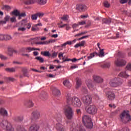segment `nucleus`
Segmentation results:
<instances>
[{
	"label": "nucleus",
	"instance_id": "obj_1",
	"mask_svg": "<svg viewBox=\"0 0 131 131\" xmlns=\"http://www.w3.org/2000/svg\"><path fill=\"white\" fill-rule=\"evenodd\" d=\"M66 99L67 104L69 105H72L74 107H79L81 106V101L77 97L74 96L71 97V94L68 93L66 95Z\"/></svg>",
	"mask_w": 131,
	"mask_h": 131
},
{
	"label": "nucleus",
	"instance_id": "obj_2",
	"mask_svg": "<svg viewBox=\"0 0 131 131\" xmlns=\"http://www.w3.org/2000/svg\"><path fill=\"white\" fill-rule=\"evenodd\" d=\"M82 121L86 128H93V122H92V119L90 116L84 115L82 118Z\"/></svg>",
	"mask_w": 131,
	"mask_h": 131
},
{
	"label": "nucleus",
	"instance_id": "obj_3",
	"mask_svg": "<svg viewBox=\"0 0 131 131\" xmlns=\"http://www.w3.org/2000/svg\"><path fill=\"white\" fill-rule=\"evenodd\" d=\"M120 118L121 121L123 122V123H127L131 121L130 115H129V111H124L120 115Z\"/></svg>",
	"mask_w": 131,
	"mask_h": 131
},
{
	"label": "nucleus",
	"instance_id": "obj_4",
	"mask_svg": "<svg viewBox=\"0 0 131 131\" xmlns=\"http://www.w3.org/2000/svg\"><path fill=\"white\" fill-rule=\"evenodd\" d=\"M0 126H1L2 128L6 129L7 131H14V128H13L12 124L7 120H3L2 122L0 123Z\"/></svg>",
	"mask_w": 131,
	"mask_h": 131
},
{
	"label": "nucleus",
	"instance_id": "obj_5",
	"mask_svg": "<svg viewBox=\"0 0 131 131\" xmlns=\"http://www.w3.org/2000/svg\"><path fill=\"white\" fill-rule=\"evenodd\" d=\"M64 110L67 118H68V119H72L73 116H74V112L72 110V107L66 105Z\"/></svg>",
	"mask_w": 131,
	"mask_h": 131
},
{
	"label": "nucleus",
	"instance_id": "obj_6",
	"mask_svg": "<svg viewBox=\"0 0 131 131\" xmlns=\"http://www.w3.org/2000/svg\"><path fill=\"white\" fill-rule=\"evenodd\" d=\"M55 118L57 123H56L55 128L57 131H64V126L62 124V119L59 116H55Z\"/></svg>",
	"mask_w": 131,
	"mask_h": 131
},
{
	"label": "nucleus",
	"instance_id": "obj_7",
	"mask_svg": "<svg viewBox=\"0 0 131 131\" xmlns=\"http://www.w3.org/2000/svg\"><path fill=\"white\" fill-rule=\"evenodd\" d=\"M121 84H122V82L117 78L112 79L110 81V85L112 88H118V86H120Z\"/></svg>",
	"mask_w": 131,
	"mask_h": 131
},
{
	"label": "nucleus",
	"instance_id": "obj_8",
	"mask_svg": "<svg viewBox=\"0 0 131 131\" xmlns=\"http://www.w3.org/2000/svg\"><path fill=\"white\" fill-rule=\"evenodd\" d=\"M27 27L28 29L31 27V25L28 23L26 19L23 20L21 22V27L18 28V30L20 31H25Z\"/></svg>",
	"mask_w": 131,
	"mask_h": 131
},
{
	"label": "nucleus",
	"instance_id": "obj_9",
	"mask_svg": "<svg viewBox=\"0 0 131 131\" xmlns=\"http://www.w3.org/2000/svg\"><path fill=\"white\" fill-rule=\"evenodd\" d=\"M86 111L89 114L94 115L98 112V108L95 105H90L86 107Z\"/></svg>",
	"mask_w": 131,
	"mask_h": 131
},
{
	"label": "nucleus",
	"instance_id": "obj_10",
	"mask_svg": "<svg viewBox=\"0 0 131 131\" xmlns=\"http://www.w3.org/2000/svg\"><path fill=\"white\" fill-rule=\"evenodd\" d=\"M81 100L84 105H90L93 101L92 97L89 95H84L82 97Z\"/></svg>",
	"mask_w": 131,
	"mask_h": 131
},
{
	"label": "nucleus",
	"instance_id": "obj_11",
	"mask_svg": "<svg viewBox=\"0 0 131 131\" xmlns=\"http://www.w3.org/2000/svg\"><path fill=\"white\" fill-rule=\"evenodd\" d=\"M115 64L116 66L120 67V66H124L126 64V61L120 58H117L115 61Z\"/></svg>",
	"mask_w": 131,
	"mask_h": 131
},
{
	"label": "nucleus",
	"instance_id": "obj_12",
	"mask_svg": "<svg viewBox=\"0 0 131 131\" xmlns=\"http://www.w3.org/2000/svg\"><path fill=\"white\" fill-rule=\"evenodd\" d=\"M86 131L85 129L82 126L78 127V126H75V124H73V126L70 128V131Z\"/></svg>",
	"mask_w": 131,
	"mask_h": 131
},
{
	"label": "nucleus",
	"instance_id": "obj_13",
	"mask_svg": "<svg viewBox=\"0 0 131 131\" xmlns=\"http://www.w3.org/2000/svg\"><path fill=\"white\" fill-rule=\"evenodd\" d=\"M93 81L92 79H89L86 82V84L90 91L96 90V86L93 84Z\"/></svg>",
	"mask_w": 131,
	"mask_h": 131
},
{
	"label": "nucleus",
	"instance_id": "obj_14",
	"mask_svg": "<svg viewBox=\"0 0 131 131\" xmlns=\"http://www.w3.org/2000/svg\"><path fill=\"white\" fill-rule=\"evenodd\" d=\"M106 97L109 100H114L115 99V94H114V93L110 91L106 93Z\"/></svg>",
	"mask_w": 131,
	"mask_h": 131
},
{
	"label": "nucleus",
	"instance_id": "obj_15",
	"mask_svg": "<svg viewBox=\"0 0 131 131\" xmlns=\"http://www.w3.org/2000/svg\"><path fill=\"white\" fill-rule=\"evenodd\" d=\"M93 79L94 81H95V82H97V83L103 82V78H102V77L97 75H93Z\"/></svg>",
	"mask_w": 131,
	"mask_h": 131
},
{
	"label": "nucleus",
	"instance_id": "obj_16",
	"mask_svg": "<svg viewBox=\"0 0 131 131\" xmlns=\"http://www.w3.org/2000/svg\"><path fill=\"white\" fill-rule=\"evenodd\" d=\"M40 118V113L38 111H35L33 114L34 120H37Z\"/></svg>",
	"mask_w": 131,
	"mask_h": 131
},
{
	"label": "nucleus",
	"instance_id": "obj_17",
	"mask_svg": "<svg viewBox=\"0 0 131 131\" xmlns=\"http://www.w3.org/2000/svg\"><path fill=\"white\" fill-rule=\"evenodd\" d=\"M119 76L121 77H123V78H126L129 76V75L127 74V71H124L121 72L119 74Z\"/></svg>",
	"mask_w": 131,
	"mask_h": 131
},
{
	"label": "nucleus",
	"instance_id": "obj_18",
	"mask_svg": "<svg viewBox=\"0 0 131 131\" xmlns=\"http://www.w3.org/2000/svg\"><path fill=\"white\" fill-rule=\"evenodd\" d=\"M33 3H36L37 4H38V5L42 6L47 4V0H34Z\"/></svg>",
	"mask_w": 131,
	"mask_h": 131
},
{
	"label": "nucleus",
	"instance_id": "obj_19",
	"mask_svg": "<svg viewBox=\"0 0 131 131\" xmlns=\"http://www.w3.org/2000/svg\"><path fill=\"white\" fill-rule=\"evenodd\" d=\"M63 84L64 85V86L68 88V89H70L71 88V83H70L69 80H66L63 81Z\"/></svg>",
	"mask_w": 131,
	"mask_h": 131
},
{
	"label": "nucleus",
	"instance_id": "obj_20",
	"mask_svg": "<svg viewBox=\"0 0 131 131\" xmlns=\"http://www.w3.org/2000/svg\"><path fill=\"white\" fill-rule=\"evenodd\" d=\"M21 71L23 72V75H21L19 76L20 78H23V76H27V73H28V71L27 70V69H26V68H23L21 70Z\"/></svg>",
	"mask_w": 131,
	"mask_h": 131
},
{
	"label": "nucleus",
	"instance_id": "obj_21",
	"mask_svg": "<svg viewBox=\"0 0 131 131\" xmlns=\"http://www.w3.org/2000/svg\"><path fill=\"white\" fill-rule=\"evenodd\" d=\"M26 107L28 108H31L33 106V103L32 102V99H29L26 103H25Z\"/></svg>",
	"mask_w": 131,
	"mask_h": 131
},
{
	"label": "nucleus",
	"instance_id": "obj_22",
	"mask_svg": "<svg viewBox=\"0 0 131 131\" xmlns=\"http://www.w3.org/2000/svg\"><path fill=\"white\" fill-rule=\"evenodd\" d=\"M0 114L3 116H8V111L4 108H0Z\"/></svg>",
	"mask_w": 131,
	"mask_h": 131
},
{
	"label": "nucleus",
	"instance_id": "obj_23",
	"mask_svg": "<svg viewBox=\"0 0 131 131\" xmlns=\"http://www.w3.org/2000/svg\"><path fill=\"white\" fill-rule=\"evenodd\" d=\"M14 121H22L23 120V116H15L13 118Z\"/></svg>",
	"mask_w": 131,
	"mask_h": 131
},
{
	"label": "nucleus",
	"instance_id": "obj_24",
	"mask_svg": "<svg viewBox=\"0 0 131 131\" xmlns=\"http://www.w3.org/2000/svg\"><path fill=\"white\" fill-rule=\"evenodd\" d=\"M38 26H42V24L40 23L34 25L33 27V31H38V30H39V27H38Z\"/></svg>",
	"mask_w": 131,
	"mask_h": 131
},
{
	"label": "nucleus",
	"instance_id": "obj_25",
	"mask_svg": "<svg viewBox=\"0 0 131 131\" xmlns=\"http://www.w3.org/2000/svg\"><path fill=\"white\" fill-rule=\"evenodd\" d=\"M13 54H17V51L11 48H9L8 54L9 55V56H13Z\"/></svg>",
	"mask_w": 131,
	"mask_h": 131
},
{
	"label": "nucleus",
	"instance_id": "obj_26",
	"mask_svg": "<svg viewBox=\"0 0 131 131\" xmlns=\"http://www.w3.org/2000/svg\"><path fill=\"white\" fill-rule=\"evenodd\" d=\"M85 45V41L83 40L79 43L76 44L74 47V48H79V47H83Z\"/></svg>",
	"mask_w": 131,
	"mask_h": 131
},
{
	"label": "nucleus",
	"instance_id": "obj_27",
	"mask_svg": "<svg viewBox=\"0 0 131 131\" xmlns=\"http://www.w3.org/2000/svg\"><path fill=\"white\" fill-rule=\"evenodd\" d=\"M9 20H10V16L9 15H7L4 18V20L0 21V23H1V24H6V23H7V22H8V21H9Z\"/></svg>",
	"mask_w": 131,
	"mask_h": 131
},
{
	"label": "nucleus",
	"instance_id": "obj_28",
	"mask_svg": "<svg viewBox=\"0 0 131 131\" xmlns=\"http://www.w3.org/2000/svg\"><path fill=\"white\" fill-rule=\"evenodd\" d=\"M33 51V48H31L30 47H28L27 48H23L21 52H24L25 53H29L31 51Z\"/></svg>",
	"mask_w": 131,
	"mask_h": 131
},
{
	"label": "nucleus",
	"instance_id": "obj_29",
	"mask_svg": "<svg viewBox=\"0 0 131 131\" xmlns=\"http://www.w3.org/2000/svg\"><path fill=\"white\" fill-rule=\"evenodd\" d=\"M76 89H78L80 85H81V80L78 78H76Z\"/></svg>",
	"mask_w": 131,
	"mask_h": 131
},
{
	"label": "nucleus",
	"instance_id": "obj_30",
	"mask_svg": "<svg viewBox=\"0 0 131 131\" xmlns=\"http://www.w3.org/2000/svg\"><path fill=\"white\" fill-rule=\"evenodd\" d=\"M17 131H26V128L24 127V126L19 125L17 126L16 128Z\"/></svg>",
	"mask_w": 131,
	"mask_h": 131
},
{
	"label": "nucleus",
	"instance_id": "obj_31",
	"mask_svg": "<svg viewBox=\"0 0 131 131\" xmlns=\"http://www.w3.org/2000/svg\"><path fill=\"white\" fill-rule=\"evenodd\" d=\"M53 93L56 96H61V92H60V90H58L57 88L54 89Z\"/></svg>",
	"mask_w": 131,
	"mask_h": 131
},
{
	"label": "nucleus",
	"instance_id": "obj_32",
	"mask_svg": "<svg viewBox=\"0 0 131 131\" xmlns=\"http://www.w3.org/2000/svg\"><path fill=\"white\" fill-rule=\"evenodd\" d=\"M41 55H42V56H44L45 57H51V53H50V51L41 52Z\"/></svg>",
	"mask_w": 131,
	"mask_h": 131
},
{
	"label": "nucleus",
	"instance_id": "obj_33",
	"mask_svg": "<svg viewBox=\"0 0 131 131\" xmlns=\"http://www.w3.org/2000/svg\"><path fill=\"white\" fill-rule=\"evenodd\" d=\"M35 59L39 61L40 63H43L45 62V59L41 56H37L35 57Z\"/></svg>",
	"mask_w": 131,
	"mask_h": 131
},
{
	"label": "nucleus",
	"instance_id": "obj_34",
	"mask_svg": "<svg viewBox=\"0 0 131 131\" xmlns=\"http://www.w3.org/2000/svg\"><path fill=\"white\" fill-rule=\"evenodd\" d=\"M103 24H110L111 23V19L104 18L102 20Z\"/></svg>",
	"mask_w": 131,
	"mask_h": 131
},
{
	"label": "nucleus",
	"instance_id": "obj_35",
	"mask_svg": "<svg viewBox=\"0 0 131 131\" xmlns=\"http://www.w3.org/2000/svg\"><path fill=\"white\" fill-rule=\"evenodd\" d=\"M5 70L7 72H15L16 71V68H6L5 69Z\"/></svg>",
	"mask_w": 131,
	"mask_h": 131
},
{
	"label": "nucleus",
	"instance_id": "obj_36",
	"mask_svg": "<svg viewBox=\"0 0 131 131\" xmlns=\"http://www.w3.org/2000/svg\"><path fill=\"white\" fill-rule=\"evenodd\" d=\"M100 53L98 54L100 58H103L105 56V53H104V49H100Z\"/></svg>",
	"mask_w": 131,
	"mask_h": 131
},
{
	"label": "nucleus",
	"instance_id": "obj_37",
	"mask_svg": "<svg viewBox=\"0 0 131 131\" xmlns=\"http://www.w3.org/2000/svg\"><path fill=\"white\" fill-rule=\"evenodd\" d=\"M103 6L105 8H110V3L107 1H104L103 2Z\"/></svg>",
	"mask_w": 131,
	"mask_h": 131
},
{
	"label": "nucleus",
	"instance_id": "obj_38",
	"mask_svg": "<svg viewBox=\"0 0 131 131\" xmlns=\"http://www.w3.org/2000/svg\"><path fill=\"white\" fill-rule=\"evenodd\" d=\"M68 19H69V16L68 15H64L61 17V20H62V21H65V22L68 21Z\"/></svg>",
	"mask_w": 131,
	"mask_h": 131
},
{
	"label": "nucleus",
	"instance_id": "obj_39",
	"mask_svg": "<svg viewBox=\"0 0 131 131\" xmlns=\"http://www.w3.org/2000/svg\"><path fill=\"white\" fill-rule=\"evenodd\" d=\"M25 5H32L33 4V0H27L24 2Z\"/></svg>",
	"mask_w": 131,
	"mask_h": 131
},
{
	"label": "nucleus",
	"instance_id": "obj_40",
	"mask_svg": "<svg viewBox=\"0 0 131 131\" xmlns=\"http://www.w3.org/2000/svg\"><path fill=\"white\" fill-rule=\"evenodd\" d=\"M84 8H85V6L82 5H79L77 7V9L78 10H79V11L80 10H82L84 9Z\"/></svg>",
	"mask_w": 131,
	"mask_h": 131
},
{
	"label": "nucleus",
	"instance_id": "obj_41",
	"mask_svg": "<svg viewBox=\"0 0 131 131\" xmlns=\"http://www.w3.org/2000/svg\"><path fill=\"white\" fill-rule=\"evenodd\" d=\"M111 66V63L110 62H106L103 66L104 68H109Z\"/></svg>",
	"mask_w": 131,
	"mask_h": 131
},
{
	"label": "nucleus",
	"instance_id": "obj_42",
	"mask_svg": "<svg viewBox=\"0 0 131 131\" xmlns=\"http://www.w3.org/2000/svg\"><path fill=\"white\" fill-rule=\"evenodd\" d=\"M39 129V125L38 124H34L33 131H38Z\"/></svg>",
	"mask_w": 131,
	"mask_h": 131
},
{
	"label": "nucleus",
	"instance_id": "obj_43",
	"mask_svg": "<svg viewBox=\"0 0 131 131\" xmlns=\"http://www.w3.org/2000/svg\"><path fill=\"white\" fill-rule=\"evenodd\" d=\"M35 43L36 45H48V41L35 42Z\"/></svg>",
	"mask_w": 131,
	"mask_h": 131
},
{
	"label": "nucleus",
	"instance_id": "obj_44",
	"mask_svg": "<svg viewBox=\"0 0 131 131\" xmlns=\"http://www.w3.org/2000/svg\"><path fill=\"white\" fill-rule=\"evenodd\" d=\"M13 15H14V16H18L20 15V12L18 11V10H14L12 12Z\"/></svg>",
	"mask_w": 131,
	"mask_h": 131
},
{
	"label": "nucleus",
	"instance_id": "obj_45",
	"mask_svg": "<svg viewBox=\"0 0 131 131\" xmlns=\"http://www.w3.org/2000/svg\"><path fill=\"white\" fill-rule=\"evenodd\" d=\"M95 57V55L93 53H91L90 56H88V60L86 61H89V60H91V59H93Z\"/></svg>",
	"mask_w": 131,
	"mask_h": 131
},
{
	"label": "nucleus",
	"instance_id": "obj_46",
	"mask_svg": "<svg viewBox=\"0 0 131 131\" xmlns=\"http://www.w3.org/2000/svg\"><path fill=\"white\" fill-rule=\"evenodd\" d=\"M5 39H6L7 40H10V39H12V37L11 35H5Z\"/></svg>",
	"mask_w": 131,
	"mask_h": 131
},
{
	"label": "nucleus",
	"instance_id": "obj_47",
	"mask_svg": "<svg viewBox=\"0 0 131 131\" xmlns=\"http://www.w3.org/2000/svg\"><path fill=\"white\" fill-rule=\"evenodd\" d=\"M10 6L8 5H4L2 7V10H10Z\"/></svg>",
	"mask_w": 131,
	"mask_h": 131
},
{
	"label": "nucleus",
	"instance_id": "obj_48",
	"mask_svg": "<svg viewBox=\"0 0 131 131\" xmlns=\"http://www.w3.org/2000/svg\"><path fill=\"white\" fill-rule=\"evenodd\" d=\"M58 56V53H56V52H54L52 53V55H51V58H56Z\"/></svg>",
	"mask_w": 131,
	"mask_h": 131
},
{
	"label": "nucleus",
	"instance_id": "obj_49",
	"mask_svg": "<svg viewBox=\"0 0 131 131\" xmlns=\"http://www.w3.org/2000/svg\"><path fill=\"white\" fill-rule=\"evenodd\" d=\"M94 99H95V100H100V96H99V95H98L97 94H95L93 97Z\"/></svg>",
	"mask_w": 131,
	"mask_h": 131
},
{
	"label": "nucleus",
	"instance_id": "obj_50",
	"mask_svg": "<svg viewBox=\"0 0 131 131\" xmlns=\"http://www.w3.org/2000/svg\"><path fill=\"white\" fill-rule=\"evenodd\" d=\"M0 59H1V60H7L8 59V57L3 55L2 54L0 55Z\"/></svg>",
	"mask_w": 131,
	"mask_h": 131
},
{
	"label": "nucleus",
	"instance_id": "obj_51",
	"mask_svg": "<svg viewBox=\"0 0 131 131\" xmlns=\"http://www.w3.org/2000/svg\"><path fill=\"white\" fill-rule=\"evenodd\" d=\"M126 69L129 71H131V63H128L127 65Z\"/></svg>",
	"mask_w": 131,
	"mask_h": 131
},
{
	"label": "nucleus",
	"instance_id": "obj_52",
	"mask_svg": "<svg viewBox=\"0 0 131 131\" xmlns=\"http://www.w3.org/2000/svg\"><path fill=\"white\" fill-rule=\"evenodd\" d=\"M37 14L38 15V17L39 18H41V17H43V16L45 15V13H41V12H38L37 13Z\"/></svg>",
	"mask_w": 131,
	"mask_h": 131
},
{
	"label": "nucleus",
	"instance_id": "obj_53",
	"mask_svg": "<svg viewBox=\"0 0 131 131\" xmlns=\"http://www.w3.org/2000/svg\"><path fill=\"white\" fill-rule=\"evenodd\" d=\"M10 20H11V22H16V21H17L16 20V17H15V16H13V17L10 18Z\"/></svg>",
	"mask_w": 131,
	"mask_h": 131
},
{
	"label": "nucleus",
	"instance_id": "obj_54",
	"mask_svg": "<svg viewBox=\"0 0 131 131\" xmlns=\"http://www.w3.org/2000/svg\"><path fill=\"white\" fill-rule=\"evenodd\" d=\"M7 80L9 81H15V78L12 77H8L7 78Z\"/></svg>",
	"mask_w": 131,
	"mask_h": 131
},
{
	"label": "nucleus",
	"instance_id": "obj_55",
	"mask_svg": "<svg viewBox=\"0 0 131 131\" xmlns=\"http://www.w3.org/2000/svg\"><path fill=\"white\" fill-rule=\"evenodd\" d=\"M5 39V35L0 34V40H4Z\"/></svg>",
	"mask_w": 131,
	"mask_h": 131
},
{
	"label": "nucleus",
	"instance_id": "obj_56",
	"mask_svg": "<svg viewBox=\"0 0 131 131\" xmlns=\"http://www.w3.org/2000/svg\"><path fill=\"white\" fill-rule=\"evenodd\" d=\"M61 57H64V53L62 52H60L58 54V57L59 58L60 60H61Z\"/></svg>",
	"mask_w": 131,
	"mask_h": 131
},
{
	"label": "nucleus",
	"instance_id": "obj_57",
	"mask_svg": "<svg viewBox=\"0 0 131 131\" xmlns=\"http://www.w3.org/2000/svg\"><path fill=\"white\" fill-rule=\"evenodd\" d=\"M38 17V15L37 13H36L33 15V20H37V17Z\"/></svg>",
	"mask_w": 131,
	"mask_h": 131
},
{
	"label": "nucleus",
	"instance_id": "obj_58",
	"mask_svg": "<svg viewBox=\"0 0 131 131\" xmlns=\"http://www.w3.org/2000/svg\"><path fill=\"white\" fill-rule=\"evenodd\" d=\"M56 42V40H54L53 39H50L49 41H47L48 45H49L51 42Z\"/></svg>",
	"mask_w": 131,
	"mask_h": 131
},
{
	"label": "nucleus",
	"instance_id": "obj_59",
	"mask_svg": "<svg viewBox=\"0 0 131 131\" xmlns=\"http://www.w3.org/2000/svg\"><path fill=\"white\" fill-rule=\"evenodd\" d=\"M13 64H17V65H22L23 63L19 61H13Z\"/></svg>",
	"mask_w": 131,
	"mask_h": 131
},
{
	"label": "nucleus",
	"instance_id": "obj_60",
	"mask_svg": "<svg viewBox=\"0 0 131 131\" xmlns=\"http://www.w3.org/2000/svg\"><path fill=\"white\" fill-rule=\"evenodd\" d=\"M120 3L121 4H125V3H127V0H120Z\"/></svg>",
	"mask_w": 131,
	"mask_h": 131
},
{
	"label": "nucleus",
	"instance_id": "obj_61",
	"mask_svg": "<svg viewBox=\"0 0 131 131\" xmlns=\"http://www.w3.org/2000/svg\"><path fill=\"white\" fill-rule=\"evenodd\" d=\"M85 23H86L85 21H82L79 22V25H84Z\"/></svg>",
	"mask_w": 131,
	"mask_h": 131
},
{
	"label": "nucleus",
	"instance_id": "obj_62",
	"mask_svg": "<svg viewBox=\"0 0 131 131\" xmlns=\"http://www.w3.org/2000/svg\"><path fill=\"white\" fill-rule=\"evenodd\" d=\"M72 27L74 29H75V28H76V27H78V25L76 24H74L72 25Z\"/></svg>",
	"mask_w": 131,
	"mask_h": 131
},
{
	"label": "nucleus",
	"instance_id": "obj_63",
	"mask_svg": "<svg viewBox=\"0 0 131 131\" xmlns=\"http://www.w3.org/2000/svg\"><path fill=\"white\" fill-rule=\"evenodd\" d=\"M75 68H78V66H77L76 65L71 66V69H75Z\"/></svg>",
	"mask_w": 131,
	"mask_h": 131
},
{
	"label": "nucleus",
	"instance_id": "obj_64",
	"mask_svg": "<svg viewBox=\"0 0 131 131\" xmlns=\"http://www.w3.org/2000/svg\"><path fill=\"white\" fill-rule=\"evenodd\" d=\"M29 131H33V125H32L29 128Z\"/></svg>",
	"mask_w": 131,
	"mask_h": 131
}]
</instances>
